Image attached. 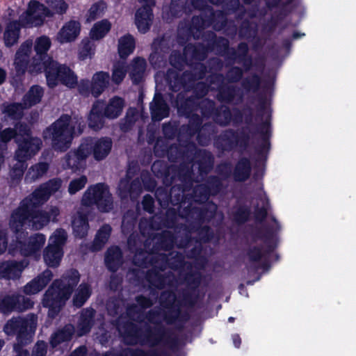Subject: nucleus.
<instances>
[{
	"instance_id": "bb28decb",
	"label": "nucleus",
	"mask_w": 356,
	"mask_h": 356,
	"mask_svg": "<svg viewBox=\"0 0 356 356\" xmlns=\"http://www.w3.org/2000/svg\"><path fill=\"white\" fill-rule=\"evenodd\" d=\"M252 165L250 159L241 157L236 162L233 172V178L235 181L244 182L247 181L251 175Z\"/></svg>"
},
{
	"instance_id": "412c9836",
	"label": "nucleus",
	"mask_w": 356,
	"mask_h": 356,
	"mask_svg": "<svg viewBox=\"0 0 356 356\" xmlns=\"http://www.w3.org/2000/svg\"><path fill=\"white\" fill-rule=\"evenodd\" d=\"M237 97L238 99H242L243 94L238 86L228 83H222L218 86L216 99L220 102L232 104Z\"/></svg>"
},
{
	"instance_id": "338daca9",
	"label": "nucleus",
	"mask_w": 356,
	"mask_h": 356,
	"mask_svg": "<svg viewBox=\"0 0 356 356\" xmlns=\"http://www.w3.org/2000/svg\"><path fill=\"white\" fill-rule=\"evenodd\" d=\"M203 184L207 185L211 195H218L222 188V181L216 175L209 176Z\"/></svg>"
},
{
	"instance_id": "864d4df0",
	"label": "nucleus",
	"mask_w": 356,
	"mask_h": 356,
	"mask_svg": "<svg viewBox=\"0 0 356 356\" xmlns=\"http://www.w3.org/2000/svg\"><path fill=\"white\" fill-rule=\"evenodd\" d=\"M105 262L111 270H115L121 262V252L118 247L110 248L106 253Z\"/></svg>"
},
{
	"instance_id": "8fccbe9b",
	"label": "nucleus",
	"mask_w": 356,
	"mask_h": 356,
	"mask_svg": "<svg viewBox=\"0 0 356 356\" xmlns=\"http://www.w3.org/2000/svg\"><path fill=\"white\" fill-rule=\"evenodd\" d=\"M223 10L228 14H233L239 11L237 15V19H243L245 14V7L241 4L239 0H223L220 4Z\"/></svg>"
},
{
	"instance_id": "9d476101",
	"label": "nucleus",
	"mask_w": 356,
	"mask_h": 356,
	"mask_svg": "<svg viewBox=\"0 0 356 356\" xmlns=\"http://www.w3.org/2000/svg\"><path fill=\"white\" fill-rule=\"evenodd\" d=\"M15 233V243L10 245V250L15 249L24 256H33L35 259L40 257L41 248L45 243L46 238L42 234H35L31 236L26 243H24L26 234L22 231L14 232Z\"/></svg>"
},
{
	"instance_id": "cd10ccee",
	"label": "nucleus",
	"mask_w": 356,
	"mask_h": 356,
	"mask_svg": "<svg viewBox=\"0 0 356 356\" xmlns=\"http://www.w3.org/2000/svg\"><path fill=\"white\" fill-rule=\"evenodd\" d=\"M52 278V273L47 270L39 275L37 278L33 280L25 286L24 291L28 295L35 294L40 291Z\"/></svg>"
},
{
	"instance_id": "4d7b16f0",
	"label": "nucleus",
	"mask_w": 356,
	"mask_h": 356,
	"mask_svg": "<svg viewBox=\"0 0 356 356\" xmlns=\"http://www.w3.org/2000/svg\"><path fill=\"white\" fill-rule=\"evenodd\" d=\"M202 79L197 78L195 72L192 71H186L181 76H179V87H184L186 91H191V86L195 84L197 81Z\"/></svg>"
},
{
	"instance_id": "2f4dec72",
	"label": "nucleus",
	"mask_w": 356,
	"mask_h": 356,
	"mask_svg": "<svg viewBox=\"0 0 356 356\" xmlns=\"http://www.w3.org/2000/svg\"><path fill=\"white\" fill-rule=\"evenodd\" d=\"M209 53L210 52L203 42L188 44L184 48L186 56H190L188 60L203 61L207 58Z\"/></svg>"
},
{
	"instance_id": "79ce46f5",
	"label": "nucleus",
	"mask_w": 356,
	"mask_h": 356,
	"mask_svg": "<svg viewBox=\"0 0 356 356\" xmlns=\"http://www.w3.org/2000/svg\"><path fill=\"white\" fill-rule=\"evenodd\" d=\"M146 62L143 58H134L130 66V76L134 83L140 82L145 73Z\"/></svg>"
},
{
	"instance_id": "de8ad7c7",
	"label": "nucleus",
	"mask_w": 356,
	"mask_h": 356,
	"mask_svg": "<svg viewBox=\"0 0 356 356\" xmlns=\"http://www.w3.org/2000/svg\"><path fill=\"white\" fill-rule=\"evenodd\" d=\"M200 99L191 95L184 102L179 104V116L196 113L200 108Z\"/></svg>"
},
{
	"instance_id": "0e129e2a",
	"label": "nucleus",
	"mask_w": 356,
	"mask_h": 356,
	"mask_svg": "<svg viewBox=\"0 0 356 356\" xmlns=\"http://www.w3.org/2000/svg\"><path fill=\"white\" fill-rule=\"evenodd\" d=\"M67 240V234L63 229H56L49 237V245L58 248L63 250V247Z\"/></svg>"
},
{
	"instance_id": "f3484780",
	"label": "nucleus",
	"mask_w": 356,
	"mask_h": 356,
	"mask_svg": "<svg viewBox=\"0 0 356 356\" xmlns=\"http://www.w3.org/2000/svg\"><path fill=\"white\" fill-rule=\"evenodd\" d=\"M186 252V257L188 259H194V266L195 268L203 269L207 262V258L202 255L203 245L200 241H197L191 236H187L186 243L184 244L182 240H179V249L185 247L189 248Z\"/></svg>"
},
{
	"instance_id": "c85d7f7f",
	"label": "nucleus",
	"mask_w": 356,
	"mask_h": 356,
	"mask_svg": "<svg viewBox=\"0 0 356 356\" xmlns=\"http://www.w3.org/2000/svg\"><path fill=\"white\" fill-rule=\"evenodd\" d=\"M25 299L23 296H8L5 298L0 303V309L3 313L10 312L14 309L22 310L32 307L33 304L30 301L25 302L24 305H21L20 302Z\"/></svg>"
},
{
	"instance_id": "09e8293b",
	"label": "nucleus",
	"mask_w": 356,
	"mask_h": 356,
	"mask_svg": "<svg viewBox=\"0 0 356 356\" xmlns=\"http://www.w3.org/2000/svg\"><path fill=\"white\" fill-rule=\"evenodd\" d=\"M241 84L246 92H257L261 88V77L258 74L253 73L243 79Z\"/></svg>"
},
{
	"instance_id": "6e6d98bb",
	"label": "nucleus",
	"mask_w": 356,
	"mask_h": 356,
	"mask_svg": "<svg viewBox=\"0 0 356 356\" xmlns=\"http://www.w3.org/2000/svg\"><path fill=\"white\" fill-rule=\"evenodd\" d=\"M106 4L104 1H98L91 6L86 15V21L92 22L101 17L105 13Z\"/></svg>"
},
{
	"instance_id": "f257e3e1",
	"label": "nucleus",
	"mask_w": 356,
	"mask_h": 356,
	"mask_svg": "<svg viewBox=\"0 0 356 356\" xmlns=\"http://www.w3.org/2000/svg\"><path fill=\"white\" fill-rule=\"evenodd\" d=\"M61 186L58 179L51 180L42 185L30 196L25 198L11 214L10 227L13 232L22 230L26 225L40 229L50 221L51 217L45 211H34L35 208L46 202L49 196Z\"/></svg>"
},
{
	"instance_id": "393cba45",
	"label": "nucleus",
	"mask_w": 356,
	"mask_h": 356,
	"mask_svg": "<svg viewBox=\"0 0 356 356\" xmlns=\"http://www.w3.org/2000/svg\"><path fill=\"white\" fill-rule=\"evenodd\" d=\"M184 115L188 119V123L186 126L183 125L181 127H179V134L182 131H184L188 136L192 138L194 137L200 129H206L207 127L211 126L209 123H205L203 125L202 118L197 113Z\"/></svg>"
},
{
	"instance_id": "a211bd4d",
	"label": "nucleus",
	"mask_w": 356,
	"mask_h": 356,
	"mask_svg": "<svg viewBox=\"0 0 356 356\" xmlns=\"http://www.w3.org/2000/svg\"><path fill=\"white\" fill-rule=\"evenodd\" d=\"M184 265V257L179 252V285L184 282L186 284V287L191 289L199 290V287L202 283L203 275L200 271L201 269H193L191 264L187 266V272L184 274L183 278L181 274V268Z\"/></svg>"
},
{
	"instance_id": "13d9d810",
	"label": "nucleus",
	"mask_w": 356,
	"mask_h": 356,
	"mask_svg": "<svg viewBox=\"0 0 356 356\" xmlns=\"http://www.w3.org/2000/svg\"><path fill=\"white\" fill-rule=\"evenodd\" d=\"M189 230L197 232V236L194 237L191 236V238L200 241L202 244L209 243L213 237V232L208 225H201L198 229Z\"/></svg>"
},
{
	"instance_id": "e433bc0d",
	"label": "nucleus",
	"mask_w": 356,
	"mask_h": 356,
	"mask_svg": "<svg viewBox=\"0 0 356 356\" xmlns=\"http://www.w3.org/2000/svg\"><path fill=\"white\" fill-rule=\"evenodd\" d=\"M51 45V40L47 36L42 35L35 39L34 42V49L38 56V60L41 63H43L45 60H48V59L51 60L50 58L44 56L49 51Z\"/></svg>"
},
{
	"instance_id": "4be33fe9",
	"label": "nucleus",
	"mask_w": 356,
	"mask_h": 356,
	"mask_svg": "<svg viewBox=\"0 0 356 356\" xmlns=\"http://www.w3.org/2000/svg\"><path fill=\"white\" fill-rule=\"evenodd\" d=\"M253 237L256 239L262 240L266 245L265 250L263 249L264 258L273 253L276 248V244L273 243L274 230L270 226L257 228L253 233Z\"/></svg>"
},
{
	"instance_id": "1a4fd4ad",
	"label": "nucleus",
	"mask_w": 356,
	"mask_h": 356,
	"mask_svg": "<svg viewBox=\"0 0 356 356\" xmlns=\"http://www.w3.org/2000/svg\"><path fill=\"white\" fill-rule=\"evenodd\" d=\"M48 85L54 87L58 81L69 88H74L77 83V76L65 65H59L57 62L49 60L44 68Z\"/></svg>"
},
{
	"instance_id": "774afa93",
	"label": "nucleus",
	"mask_w": 356,
	"mask_h": 356,
	"mask_svg": "<svg viewBox=\"0 0 356 356\" xmlns=\"http://www.w3.org/2000/svg\"><path fill=\"white\" fill-rule=\"evenodd\" d=\"M90 295V290L87 284H81L76 291L74 298V304L76 307H81Z\"/></svg>"
},
{
	"instance_id": "a18cd8bd",
	"label": "nucleus",
	"mask_w": 356,
	"mask_h": 356,
	"mask_svg": "<svg viewBox=\"0 0 356 356\" xmlns=\"http://www.w3.org/2000/svg\"><path fill=\"white\" fill-rule=\"evenodd\" d=\"M135 49V41L130 35H126L118 40V51L120 58H126L133 53Z\"/></svg>"
},
{
	"instance_id": "58836bf2",
	"label": "nucleus",
	"mask_w": 356,
	"mask_h": 356,
	"mask_svg": "<svg viewBox=\"0 0 356 356\" xmlns=\"http://www.w3.org/2000/svg\"><path fill=\"white\" fill-rule=\"evenodd\" d=\"M202 149L198 148L193 141L187 142L184 146L179 143V159L184 160L188 164H192L197 156L199 151Z\"/></svg>"
},
{
	"instance_id": "a19ab883",
	"label": "nucleus",
	"mask_w": 356,
	"mask_h": 356,
	"mask_svg": "<svg viewBox=\"0 0 356 356\" xmlns=\"http://www.w3.org/2000/svg\"><path fill=\"white\" fill-rule=\"evenodd\" d=\"M63 255V252L60 248H54L48 244L44 251V261L46 264L50 267H56L59 265Z\"/></svg>"
},
{
	"instance_id": "473e14b6",
	"label": "nucleus",
	"mask_w": 356,
	"mask_h": 356,
	"mask_svg": "<svg viewBox=\"0 0 356 356\" xmlns=\"http://www.w3.org/2000/svg\"><path fill=\"white\" fill-rule=\"evenodd\" d=\"M26 266L24 262L17 263L14 261L5 262L0 264V278L8 279L17 277Z\"/></svg>"
},
{
	"instance_id": "6e6552de",
	"label": "nucleus",
	"mask_w": 356,
	"mask_h": 356,
	"mask_svg": "<svg viewBox=\"0 0 356 356\" xmlns=\"http://www.w3.org/2000/svg\"><path fill=\"white\" fill-rule=\"evenodd\" d=\"M250 136L243 129L239 132L233 129L223 131L215 140L216 147L224 152H230L237 147L246 149L250 143Z\"/></svg>"
},
{
	"instance_id": "423d86ee",
	"label": "nucleus",
	"mask_w": 356,
	"mask_h": 356,
	"mask_svg": "<svg viewBox=\"0 0 356 356\" xmlns=\"http://www.w3.org/2000/svg\"><path fill=\"white\" fill-rule=\"evenodd\" d=\"M112 147V141L108 138L84 140L76 152L71 153L66 158L67 166L78 168L80 161L84 160L92 154L95 160L100 161L106 158Z\"/></svg>"
},
{
	"instance_id": "c03bdc74",
	"label": "nucleus",
	"mask_w": 356,
	"mask_h": 356,
	"mask_svg": "<svg viewBox=\"0 0 356 356\" xmlns=\"http://www.w3.org/2000/svg\"><path fill=\"white\" fill-rule=\"evenodd\" d=\"M213 119L216 124L221 127L228 126L232 119V111L227 106L221 104L216 108Z\"/></svg>"
},
{
	"instance_id": "20e7f679",
	"label": "nucleus",
	"mask_w": 356,
	"mask_h": 356,
	"mask_svg": "<svg viewBox=\"0 0 356 356\" xmlns=\"http://www.w3.org/2000/svg\"><path fill=\"white\" fill-rule=\"evenodd\" d=\"M82 122L80 119L62 116L44 131V138L51 140L55 149L65 151L69 148L73 138L82 132Z\"/></svg>"
},
{
	"instance_id": "052dcab7",
	"label": "nucleus",
	"mask_w": 356,
	"mask_h": 356,
	"mask_svg": "<svg viewBox=\"0 0 356 356\" xmlns=\"http://www.w3.org/2000/svg\"><path fill=\"white\" fill-rule=\"evenodd\" d=\"M95 52L94 44L88 39L83 40L79 48V58L81 60H85L91 58Z\"/></svg>"
},
{
	"instance_id": "aec40b11",
	"label": "nucleus",
	"mask_w": 356,
	"mask_h": 356,
	"mask_svg": "<svg viewBox=\"0 0 356 356\" xmlns=\"http://www.w3.org/2000/svg\"><path fill=\"white\" fill-rule=\"evenodd\" d=\"M181 207V202L179 201V209ZM201 207L193 206L190 202L183 211H179V218H185L188 223V229H198L202 225Z\"/></svg>"
},
{
	"instance_id": "e2e57ef3",
	"label": "nucleus",
	"mask_w": 356,
	"mask_h": 356,
	"mask_svg": "<svg viewBox=\"0 0 356 356\" xmlns=\"http://www.w3.org/2000/svg\"><path fill=\"white\" fill-rule=\"evenodd\" d=\"M217 209V204L213 201L207 202L203 207H202V225L206 222H209L215 217Z\"/></svg>"
},
{
	"instance_id": "49530a36",
	"label": "nucleus",
	"mask_w": 356,
	"mask_h": 356,
	"mask_svg": "<svg viewBox=\"0 0 356 356\" xmlns=\"http://www.w3.org/2000/svg\"><path fill=\"white\" fill-rule=\"evenodd\" d=\"M111 28V24L107 19L99 21L91 28L90 37L92 40H99L106 35Z\"/></svg>"
},
{
	"instance_id": "f03ea898",
	"label": "nucleus",
	"mask_w": 356,
	"mask_h": 356,
	"mask_svg": "<svg viewBox=\"0 0 356 356\" xmlns=\"http://www.w3.org/2000/svg\"><path fill=\"white\" fill-rule=\"evenodd\" d=\"M17 133L11 129H6L0 133V156L3 159V154L6 147V143L15 135L18 143V149L16 152V163L13 165L10 176L13 179H17L22 177L26 165V160L34 155L40 148L41 140L38 138L30 136L29 131L22 125L17 127Z\"/></svg>"
},
{
	"instance_id": "5fc2aeb1",
	"label": "nucleus",
	"mask_w": 356,
	"mask_h": 356,
	"mask_svg": "<svg viewBox=\"0 0 356 356\" xmlns=\"http://www.w3.org/2000/svg\"><path fill=\"white\" fill-rule=\"evenodd\" d=\"M47 9L50 11V16L54 15H63L66 13L68 4L65 0H44Z\"/></svg>"
},
{
	"instance_id": "c9c22d12",
	"label": "nucleus",
	"mask_w": 356,
	"mask_h": 356,
	"mask_svg": "<svg viewBox=\"0 0 356 356\" xmlns=\"http://www.w3.org/2000/svg\"><path fill=\"white\" fill-rule=\"evenodd\" d=\"M152 117L154 120L160 121L169 115V108L163 100L159 97H155L150 104Z\"/></svg>"
},
{
	"instance_id": "ea45409f",
	"label": "nucleus",
	"mask_w": 356,
	"mask_h": 356,
	"mask_svg": "<svg viewBox=\"0 0 356 356\" xmlns=\"http://www.w3.org/2000/svg\"><path fill=\"white\" fill-rule=\"evenodd\" d=\"M258 33V25L257 23L245 19H243L238 29V36L240 38L248 40H253Z\"/></svg>"
},
{
	"instance_id": "a878e982",
	"label": "nucleus",
	"mask_w": 356,
	"mask_h": 356,
	"mask_svg": "<svg viewBox=\"0 0 356 356\" xmlns=\"http://www.w3.org/2000/svg\"><path fill=\"white\" fill-rule=\"evenodd\" d=\"M110 76L108 72L99 71L93 74L90 84V91L95 97L99 96L108 87Z\"/></svg>"
},
{
	"instance_id": "7c9ffc66",
	"label": "nucleus",
	"mask_w": 356,
	"mask_h": 356,
	"mask_svg": "<svg viewBox=\"0 0 356 356\" xmlns=\"http://www.w3.org/2000/svg\"><path fill=\"white\" fill-rule=\"evenodd\" d=\"M199 299V290L189 288L179 289V307L194 309Z\"/></svg>"
},
{
	"instance_id": "7ed1b4c3",
	"label": "nucleus",
	"mask_w": 356,
	"mask_h": 356,
	"mask_svg": "<svg viewBox=\"0 0 356 356\" xmlns=\"http://www.w3.org/2000/svg\"><path fill=\"white\" fill-rule=\"evenodd\" d=\"M97 205L102 211H108L112 209L113 201L108 188L103 184H96L89 187L84 193L82 198V205L74 216L72 225L76 236L82 238L87 234L88 224L87 213L85 208L92 205Z\"/></svg>"
},
{
	"instance_id": "3c124183",
	"label": "nucleus",
	"mask_w": 356,
	"mask_h": 356,
	"mask_svg": "<svg viewBox=\"0 0 356 356\" xmlns=\"http://www.w3.org/2000/svg\"><path fill=\"white\" fill-rule=\"evenodd\" d=\"M211 195L207 185L200 184L193 188L191 198L195 203L203 204L209 202L208 200Z\"/></svg>"
},
{
	"instance_id": "5701e85b",
	"label": "nucleus",
	"mask_w": 356,
	"mask_h": 356,
	"mask_svg": "<svg viewBox=\"0 0 356 356\" xmlns=\"http://www.w3.org/2000/svg\"><path fill=\"white\" fill-rule=\"evenodd\" d=\"M232 64L235 63H242L243 70L245 72H249L253 67V60L251 55L249 54V47L248 43L241 42L237 45L236 54L234 58H230L228 61Z\"/></svg>"
},
{
	"instance_id": "69168bd1",
	"label": "nucleus",
	"mask_w": 356,
	"mask_h": 356,
	"mask_svg": "<svg viewBox=\"0 0 356 356\" xmlns=\"http://www.w3.org/2000/svg\"><path fill=\"white\" fill-rule=\"evenodd\" d=\"M215 102L209 98H206L200 101V108L202 117L209 118L213 117L216 108Z\"/></svg>"
},
{
	"instance_id": "b1692460",
	"label": "nucleus",
	"mask_w": 356,
	"mask_h": 356,
	"mask_svg": "<svg viewBox=\"0 0 356 356\" xmlns=\"http://www.w3.org/2000/svg\"><path fill=\"white\" fill-rule=\"evenodd\" d=\"M202 12L200 15H194L191 19V24L188 29V33L191 35L195 40L200 38L201 33L204 30L211 26V21L209 19L207 12L206 10H200Z\"/></svg>"
},
{
	"instance_id": "bf43d9fd",
	"label": "nucleus",
	"mask_w": 356,
	"mask_h": 356,
	"mask_svg": "<svg viewBox=\"0 0 356 356\" xmlns=\"http://www.w3.org/2000/svg\"><path fill=\"white\" fill-rule=\"evenodd\" d=\"M245 256L251 264L259 263L264 258L263 247L261 245L250 246L245 250Z\"/></svg>"
},
{
	"instance_id": "9b49d317",
	"label": "nucleus",
	"mask_w": 356,
	"mask_h": 356,
	"mask_svg": "<svg viewBox=\"0 0 356 356\" xmlns=\"http://www.w3.org/2000/svg\"><path fill=\"white\" fill-rule=\"evenodd\" d=\"M196 165L200 175H207L213 168L214 156L213 154L206 149L200 150L197 156L191 164V168L188 169L184 175H181L183 165L179 163V181H183L186 178L188 179L191 182L195 181L193 167Z\"/></svg>"
},
{
	"instance_id": "dca6fc26",
	"label": "nucleus",
	"mask_w": 356,
	"mask_h": 356,
	"mask_svg": "<svg viewBox=\"0 0 356 356\" xmlns=\"http://www.w3.org/2000/svg\"><path fill=\"white\" fill-rule=\"evenodd\" d=\"M141 6L135 14V24L138 31L145 33L148 31L152 24L154 15L152 8L155 6V0H138Z\"/></svg>"
},
{
	"instance_id": "39448f33",
	"label": "nucleus",
	"mask_w": 356,
	"mask_h": 356,
	"mask_svg": "<svg viewBox=\"0 0 356 356\" xmlns=\"http://www.w3.org/2000/svg\"><path fill=\"white\" fill-rule=\"evenodd\" d=\"M79 280L78 272L72 270L67 277H64L60 281H55L47 290L43 299V305L49 308L48 315L50 317L53 318L59 312Z\"/></svg>"
},
{
	"instance_id": "37998d69",
	"label": "nucleus",
	"mask_w": 356,
	"mask_h": 356,
	"mask_svg": "<svg viewBox=\"0 0 356 356\" xmlns=\"http://www.w3.org/2000/svg\"><path fill=\"white\" fill-rule=\"evenodd\" d=\"M20 26H17V21L9 23L3 33V41L6 47L15 44L19 38Z\"/></svg>"
},
{
	"instance_id": "0eeeda50",
	"label": "nucleus",
	"mask_w": 356,
	"mask_h": 356,
	"mask_svg": "<svg viewBox=\"0 0 356 356\" xmlns=\"http://www.w3.org/2000/svg\"><path fill=\"white\" fill-rule=\"evenodd\" d=\"M33 42L27 40L24 42L16 52L14 65L18 74H23L27 70L31 74H37L42 72L47 65L49 60L43 63L38 61V58H33L30 63L29 59L32 52Z\"/></svg>"
},
{
	"instance_id": "72a5a7b5",
	"label": "nucleus",
	"mask_w": 356,
	"mask_h": 356,
	"mask_svg": "<svg viewBox=\"0 0 356 356\" xmlns=\"http://www.w3.org/2000/svg\"><path fill=\"white\" fill-rule=\"evenodd\" d=\"M214 51L218 54L225 56L227 61L230 58H234L236 54V49L234 47H230L229 40L222 36H217L214 44Z\"/></svg>"
},
{
	"instance_id": "f8f14e48",
	"label": "nucleus",
	"mask_w": 356,
	"mask_h": 356,
	"mask_svg": "<svg viewBox=\"0 0 356 356\" xmlns=\"http://www.w3.org/2000/svg\"><path fill=\"white\" fill-rule=\"evenodd\" d=\"M50 16V11L43 4L36 1L29 3L27 10L19 17L20 26L32 27L42 25L46 17Z\"/></svg>"
},
{
	"instance_id": "ddd939ff",
	"label": "nucleus",
	"mask_w": 356,
	"mask_h": 356,
	"mask_svg": "<svg viewBox=\"0 0 356 356\" xmlns=\"http://www.w3.org/2000/svg\"><path fill=\"white\" fill-rule=\"evenodd\" d=\"M42 95L43 90L42 88L37 86H33L23 99L24 107L18 104L3 105L2 111L5 114V117L12 119H16L20 117L24 108L30 107L40 102Z\"/></svg>"
},
{
	"instance_id": "2eb2a0df",
	"label": "nucleus",
	"mask_w": 356,
	"mask_h": 356,
	"mask_svg": "<svg viewBox=\"0 0 356 356\" xmlns=\"http://www.w3.org/2000/svg\"><path fill=\"white\" fill-rule=\"evenodd\" d=\"M271 117V112H268L266 119L257 126L256 129V133L260 135L261 143L255 147V152L259 157L264 159H266L270 149Z\"/></svg>"
},
{
	"instance_id": "f704fd0d",
	"label": "nucleus",
	"mask_w": 356,
	"mask_h": 356,
	"mask_svg": "<svg viewBox=\"0 0 356 356\" xmlns=\"http://www.w3.org/2000/svg\"><path fill=\"white\" fill-rule=\"evenodd\" d=\"M124 106V100L118 97L111 98L104 108V115L110 119L117 118Z\"/></svg>"
},
{
	"instance_id": "6ab92c4d",
	"label": "nucleus",
	"mask_w": 356,
	"mask_h": 356,
	"mask_svg": "<svg viewBox=\"0 0 356 356\" xmlns=\"http://www.w3.org/2000/svg\"><path fill=\"white\" fill-rule=\"evenodd\" d=\"M81 25L79 22L70 20L65 22L56 35L55 40L60 43H70L75 41L80 35Z\"/></svg>"
},
{
	"instance_id": "c756f323",
	"label": "nucleus",
	"mask_w": 356,
	"mask_h": 356,
	"mask_svg": "<svg viewBox=\"0 0 356 356\" xmlns=\"http://www.w3.org/2000/svg\"><path fill=\"white\" fill-rule=\"evenodd\" d=\"M198 10H206L207 12L209 19H211V26L220 31L224 29L227 24V13L223 10H214L212 6L205 7L204 9H197Z\"/></svg>"
},
{
	"instance_id": "603ef678",
	"label": "nucleus",
	"mask_w": 356,
	"mask_h": 356,
	"mask_svg": "<svg viewBox=\"0 0 356 356\" xmlns=\"http://www.w3.org/2000/svg\"><path fill=\"white\" fill-rule=\"evenodd\" d=\"M250 215L251 209L246 204L238 205L232 212L233 220L239 225L247 222L250 220Z\"/></svg>"
},
{
	"instance_id": "680f3d73",
	"label": "nucleus",
	"mask_w": 356,
	"mask_h": 356,
	"mask_svg": "<svg viewBox=\"0 0 356 356\" xmlns=\"http://www.w3.org/2000/svg\"><path fill=\"white\" fill-rule=\"evenodd\" d=\"M197 325V322H191L181 329V346H185L186 343L193 341L194 333Z\"/></svg>"
},
{
	"instance_id": "4468645a",
	"label": "nucleus",
	"mask_w": 356,
	"mask_h": 356,
	"mask_svg": "<svg viewBox=\"0 0 356 356\" xmlns=\"http://www.w3.org/2000/svg\"><path fill=\"white\" fill-rule=\"evenodd\" d=\"M36 327V318L31 316L29 319H13L4 327L5 332L10 335L17 333V338L22 341L24 337L29 339L32 337Z\"/></svg>"
},
{
	"instance_id": "4c0bfd02",
	"label": "nucleus",
	"mask_w": 356,
	"mask_h": 356,
	"mask_svg": "<svg viewBox=\"0 0 356 356\" xmlns=\"http://www.w3.org/2000/svg\"><path fill=\"white\" fill-rule=\"evenodd\" d=\"M103 104L97 102L94 104L88 117L89 126L97 130L102 127L104 124V116L102 114Z\"/></svg>"
}]
</instances>
